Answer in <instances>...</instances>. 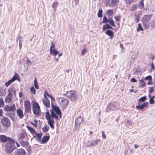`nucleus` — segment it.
I'll list each match as a JSON object with an SVG mask.
<instances>
[{
	"label": "nucleus",
	"mask_w": 155,
	"mask_h": 155,
	"mask_svg": "<svg viewBox=\"0 0 155 155\" xmlns=\"http://www.w3.org/2000/svg\"><path fill=\"white\" fill-rule=\"evenodd\" d=\"M8 138L9 140L5 144V150L7 152L11 153L16 148V147L15 141L11 139L10 138Z\"/></svg>",
	"instance_id": "2"
},
{
	"label": "nucleus",
	"mask_w": 155,
	"mask_h": 155,
	"mask_svg": "<svg viewBox=\"0 0 155 155\" xmlns=\"http://www.w3.org/2000/svg\"><path fill=\"white\" fill-rule=\"evenodd\" d=\"M137 55L135 53H134L132 55H131V58L133 60H134L137 58Z\"/></svg>",
	"instance_id": "52"
},
{
	"label": "nucleus",
	"mask_w": 155,
	"mask_h": 155,
	"mask_svg": "<svg viewBox=\"0 0 155 155\" xmlns=\"http://www.w3.org/2000/svg\"><path fill=\"white\" fill-rule=\"evenodd\" d=\"M16 41L18 42L19 41V49H21L22 46V38L21 36H19L16 38Z\"/></svg>",
	"instance_id": "26"
},
{
	"label": "nucleus",
	"mask_w": 155,
	"mask_h": 155,
	"mask_svg": "<svg viewBox=\"0 0 155 155\" xmlns=\"http://www.w3.org/2000/svg\"><path fill=\"white\" fill-rule=\"evenodd\" d=\"M51 95V94H49L47 92L45 91V93L44 94V98H48L47 97V96H48L49 97Z\"/></svg>",
	"instance_id": "46"
},
{
	"label": "nucleus",
	"mask_w": 155,
	"mask_h": 155,
	"mask_svg": "<svg viewBox=\"0 0 155 155\" xmlns=\"http://www.w3.org/2000/svg\"><path fill=\"white\" fill-rule=\"evenodd\" d=\"M101 141V140L99 139H95L91 141V143L89 144H88V146L91 147V146H96L97 144L98 143ZM90 143L89 141L88 143Z\"/></svg>",
	"instance_id": "15"
},
{
	"label": "nucleus",
	"mask_w": 155,
	"mask_h": 155,
	"mask_svg": "<svg viewBox=\"0 0 155 155\" xmlns=\"http://www.w3.org/2000/svg\"><path fill=\"white\" fill-rule=\"evenodd\" d=\"M146 85V84L144 81L143 79H141L140 81V87H144Z\"/></svg>",
	"instance_id": "33"
},
{
	"label": "nucleus",
	"mask_w": 155,
	"mask_h": 155,
	"mask_svg": "<svg viewBox=\"0 0 155 155\" xmlns=\"http://www.w3.org/2000/svg\"><path fill=\"white\" fill-rule=\"evenodd\" d=\"M31 123L32 124L34 127H36L37 126V124L36 123H34L33 122H31Z\"/></svg>",
	"instance_id": "64"
},
{
	"label": "nucleus",
	"mask_w": 155,
	"mask_h": 155,
	"mask_svg": "<svg viewBox=\"0 0 155 155\" xmlns=\"http://www.w3.org/2000/svg\"><path fill=\"white\" fill-rule=\"evenodd\" d=\"M37 136L38 137V141L41 140V137H42V135L40 134H37Z\"/></svg>",
	"instance_id": "56"
},
{
	"label": "nucleus",
	"mask_w": 155,
	"mask_h": 155,
	"mask_svg": "<svg viewBox=\"0 0 155 155\" xmlns=\"http://www.w3.org/2000/svg\"><path fill=\"white\" fill-rule=\"evenodd\" d=\"M105 4L106 5H109L110 0H104Z\"/></svg>",
	"instance_id": "57"
},
{
	"label": "nucleus",
	"mask_w": 155,
	"mask_h": 155,
	"mask_svg": "<svg viewBox=\"0 0 155 155\" xmlns=\"http://www.w3.org/2000/svg\"><path fill=\"white\" fill-rule=\"evenodd\" d=\"M146 100V97L145 96H143L139 99V102H138V104H140V102H144Z\"/></svg>",
	"instance_id": "38"
},
{
	"label": "nucleus",
	"mask_w": 155,
	"mask_h": 155,
	"mask_svg": "<svg viewBox=\"0 0 155 155\" xmlns=\"http://www.w3.org/2000/svg\"><path fill=\"white\" fill-rule=\"evenodd\" d=\"M26 127L31 133L33 134L35 133V131L33 128L28 126H27Z\"/></svg>",
	"instance_id": "34"
},
{
	"label": "nucleus",
	"mask_w": 155,
	"mask_h": 155,
	"mask_svg": "<svg viewBox=\"0 0 155 155\" xmlns=\"http://www.w3.org/2000/svg\"><path fill=\"white\" fill-rule=\"evenodd\" d=\"M148 103L147 102H145L143 103L141 105L138 104L136 107V108L138 110H140L143 109L145 107H147L148 105Z\"/></svg>",
	"instance_id": "16"
},
{
	"label": "nucleus",
	"mask_w": 155,
	"mask_h": 155,
	"mask_svg": "<svg viewBox=\"0 0 155 155\" xmlns=\"http://www.w3.org/2000/svg\"><path fill=\"white\" fill-rule=\"evenodd\" d=\"M4 105V102L3 99L2 98L0 99V107Z\"/></svg>",
	"instance_id": "49"
},
{
	"label": "nucleus",
	"mask_w": 155,
	"mask_h": 155,
	"mask_svg": "<svg viewBox=\"0 0 155 155\" xmlns=\"http://www.w3.org/2000/svg\"><path fill=\"white\" fill-rule=\"evenodd\" d=\"M135 21L136 22L138 23L139 22V18L140 17L138 15H137L136 14H135Z\"/></svg>",
	"instance_id": "44"
},
{
	"label": "nucleus",
	"mask_w": 155,
	"mask_h": 155,
	"mask_svg": "<svg viewBox=\"0 0 155 155\" xmlns=\"http://www.w3.org/2000/svg\"><path fill=\"white\" fill-rule=\"evenodd\" d=\"M17 115L20 118H22L24 116L23 110L20 108L17 109L16 110Z\"/></svg>",
	"instance_id": "22"
},
{
	"label": "nucleus",
	"mask_w": 155,
	"mask_h": 155,
	"mask_svg": "<svg viewBox=\"0 0 155 155\" xmlns=\"http://www.w3.org/2000/svg\"><path fill=\"white\" fill-rule=\"evenodd\" d=\"M20 144L23 147H27L28 145V142H25L24 141H21L20 142Z\"/></svg>",
	"instance_id": "30"
},
{
	"label": "nucleus",
	"mask_w": 155,
	"mask_h": 155,
	"mask_svg": "<svg viewBox=\"0 0 155 155\" xmlns=\"http://www.w3.org/2000/svg\"><path fill=\"white\" fill-rule=\"evenodd\" d=\"M125 1L126 4H130L133 2V0H125Z\"/></svg>",
	"instance_id": "55"
},
{
	"label": "nucleus",
	"mask_w": 155,
	"mask_h": 155,
	"mask_svg": "<svg viewBox=\"0 0 155 155\" xmlns=\"http://www.w3.org/2000/svg\"><path fill=\"white\" fill-rule=\"evenodd\" d=\"M68 104V101L67 99L65 98H62L60 103V105L63 110L66 107Z\"/></svg>",
	"instance_id": "13"
},
{
	"label": "nucleus",
	"mask_w": 155,
	"mask_h": 155,
	"mask_svg": "<svg viewBox=\"0 0 155 155\" xmlns=\"http://www.w3.org/2000/svg\"><path fill=\"white\" fill-rule=\"evenodd\" d=\"M149 102L150 104H154L155 102V101L153 99H152V98H150Z\"/></svg>",
	"instance_id": "58"
},
{
	"label": "nucleus",
	"mask_w": 155,
	"mask_h": 155,
	"mask_svg": "<svg viewBox=\"0 0 155 155\" xmlns=\"http://www.w3.org/2000/svg\"><path fill=\"white\" fill-rule=\"evenodd\" d=\"M87 52V51L86 50V48L83 49L81 53V55H84Z\"/></svg>",
	"instance_id": "50"
},
{
	"label": "nucleus",
	"mask_w": 155,
	"mask_h": 155,
	"mask_svg": "<svg viewBox=\"0 0 155 155\" xmlns=\"http://www.w3.org/2000/svg\"><path fill=\"white\" fill-rule=\"evenodd\" d=\"M6 136L3 135H0V141L2 143H5L9 140Z\"/></svg>",
	"instance_id": "20"
},
{
	"label": "nucleus",
	"mask_w": 155,
	"mask_h": 155,
	"mask_svg": "<svg viewBox=\"0 0 155 155\" xmlns=\"http://www.w3.org/2000/svg\"><path fill=\"white\" fill-rule=\"evenodd\" d=\"M65 95L72 101H76L78 96V94L76 92L72 90L67 91Z\"/></svg>",
	"instance_id": "4"
},
{
	"label": "nucleus",
	"mask_w": 155,
	"mask_h": 155,
	"mask_svg": "<svg viewBox=\"0 0 155 155\" xmlns=\"http://www.w3.org/2000/svg\"><path fill=\"white\" fill-rule=\"evenodd\" d=\"M12 95L8 94L5 99V102L8 103L12 101Z\"/></svg>",
	"instance_id": "23"
},
{
	"label": "nucleus",
	"mask_w": 155,
	"mask_h": 155,
	"mask_svg": "<svg viewBox=\"0 0 155 155\" xmlns=\"http://www.w3.org/2000/svg\"><path fill=\"white\" fill-rule=\"evenodd\" d=\"M144 6L143 2L140 1L138 5V8L140 9H143L144 7Z\"/></svg>",
	"instance_id": "36"
},
{
	"label": "nucleus",
	"mask_w": 155,
	"mask_h": 155,
	"mask_svg": "<svg viewBox=\"0 0 155 155\" xmlns=\"http://www.w3.org/2000/svg\"><path fill=\"white\" fill-rule=\"evenodd\" d=\"M50 138L49 136H44L42 138L41 142V144H44L46 143L49 140Z\"/></svg>",
	"instance_id": "24"
},
{
	"label": "nucleus",
	"mask_w": 155,
	"mask_h": 155,
	"mask_svg": "<svg viewBox=\"0 0 155 155\" xmlns=\"http://www.w3.org/2000/svg\"><path fill=\"white\" fill-rule=\"evenodd\" d=\"M58 5V3L57 2L53 3L52 5V8L54 9V10L55 11Z\"/></svg>",
	"instance_id": "39"
},
{
	"label": "nucleus",
	"mask_w": 155,
	"mask_h": 155,
	"mask_svg": "<svg viewBox=\"0 0 155 155\" xmlns=\"http://www.w3.org/2000/svg\"><path fill=\"white\" fill-rule=\"evenodd\" d=\"M49 97L51 98V101H55V99L54 97L53 96H52L51 95Z\"/></svg>",
	"instance_id": "62"
},
{
	"label": "nucleus",
	"mask_w": 155,
	"mask_h": 155,
	"mask_svg": "<svg viewBox=\"0 0 155 155\" xmlns=\"http://www.w3.org/2000/svg\"><path fill=\"white\" fill-rule=\"evenodd\" d=\"M1 123L2 126L5 128H7L10 125V120L6 117H4L1 119Z\"/></svg>",
	"instance_id": "6"
},
{
	"label": "nucleus",
	"mask_w": 155,
	"mask_h": 155,
	"mask_svg": "<svg viewBox=\"0 0 155 155\" xmlns=\"http://www.w3.org/2000/svg\"><path fill=\"white\" fill-rule=\"evenodd\" d=\"M6 115L10 117L13 121H15L16 120L15 111L8 112Z\"/></svg>",
	"instance_id": "14"
},
{
	"label": "nucleus",
	"mask_w": 155,
	"mask_h": 155,
	"mask_svg": "<svg viewBox=\"0 0 155 155\" xmlns=\"http://www.w3.org/2000/svg\"><path fill=\"white\" fill-rule=\"evenodd\" d=\"M8 94L11 95H12V94H13L15 95L16 94V91L14 89L13 87H10L8 89Z\"/></svg>",
	"instance_id": "25"
},
{
	"label": "nucleus",
	"mask_w": 155,
	"mask_h": 155,
	"mask_svg": "<svg viewBox=\"0 0 155 155\" xmlns=\"http://www.w3.org/2000/svg\"><path fill=\"white\" fill-rule=\"evenodd\" d=\"M119 0H111L110 6L114 7L117 5Z\"/></svg>",
	"instance_id": "27"
},
{
	"label": "nucleus",
	"mask_w": 155,
	"mask_h": 155,
	"mask_svg": "<svg viewBox=\"0 0 155 155\" xmlns=\"http://www.w3.org/2000/svg\"><path fill=\"white\" fill-rule=\"evenodd\" d=\"M59 53V51H57L55 48H54L53 50H51L50 51V54L54 56H56L57 54H58Z\"/></svg>",
	"instance_id": "28"
},
{
	"label": "nucleus",
	"mask_w": 155,
	"mask_h": 155,
	"mask_svg": "<svg viewBox=\"0 0 155 155\" xmlns=\"http://www.w3.org/2000/svg\"><path fill=\"white\" fill-rule=\"evenodd\" d=\"M130 81L131 82H137V81L135 78H132L130 80Z\"/></svg>",
	"instance_id": "61"
},
{
	"label": "nucleus",
	"mask_w": 155,
	"mask_h": 155,
	"mask_svg": "<svg viewBox=\"0 0 155 155\" xmlns=\"http://www.w3.org/2000/svg\"><path fill=\"white\" fill-rule=\"evenodd\" d=\"M143 31V29L140 23H139L138 24V27L137 28V31Z\"/></svg>",
	"instance_id": "40"
},
{
	"label": "nucleus",
	"mask_w": 155,
	"mask_h": 155,
	"mask_svg": "<svg viewBox=\"0 0 155 155\" xmlns=\"http://www.w3.org/2000/svg\"><path fill=\"white\" fill-rule=\"evenodd\" d=\"M116 109V107L115 105L113 103L111 102L107 105L106 108V110L107 112H108L111 110H115Z\"/></svg>",
	"instance_id": "11"
},
{
	"label": "nucleus",
	"mask_w": 155,
	"mask_h": 155,
	"mask_svg": "<svg viewBox=\"0 0 155 155\" xmlns=\"http://www.w3.org/2000/svg\"><path fill=\"white\" fill-rule=\"evenodd\" d=\"M42 102L44 105L46 107H50V101L48 98H44L42 99Z\"/></svg>",
	"instance_id": "17"
},
{
	"label": "nucleus",
	"mask_w": 155,
	"mask_h": 155,
	"mask_svg": "<svg viewBox=\"0 0 155 155\" xmlns=\"http://www.w3.org/2000/svg\"><path fill=\"white\" fill-rule=\"evenodd\" d=\"M105 33L108 36H109V38L112 39L114 37V33L113 32L110 30H107L105 32Z\"/></svg>",
	"instance_id": "21"
},
{
	"label": "nucleus",
	"mask_w": 155,
	"mask_h": 155,
	"mask_svg": "<svg viewBox=\"0 0 155 155\" xmlns=\"http://www.w3.org/2000/svg\"><path fill=\"white\" fill-rule=\"evenodd\" d=\"M97 16L98 17H102V9L99 10L98 14Z\"/></svg>",
	"instance_id": "41"
},
{
	"label": "nucleus",
	"mask_w": 155,
	"mask_h": 155,
	"mask_svg": "<svg viewBox=\"0 0 155 155\" xmlns=\"http://www.w3.org/2000/svg\"><path fill=\"white\" fill-rule=\"evenodd\" d=\"M26 135V133L24 132H22L21 133L19 134V138L21 140H23L25 138Z\"/></svg>",
	"instance_id": "31"
},
{
	"label": "nucleus",
	"mask_w": 155,
	"mask_h": 155,
	"mask_svg": "<svg viewBox=\"0 0 155 155\" xmlns=\"http://www.w3.org/2000/svg\"><path fill=\"white\" fill-rule=\"evenodd\" d=\"M26 152L25 150L21 148L17 149L15 152V155H25Z\"/></svg>",
	"instance_id": "18"
},
{
	"label": "nucleus",
	"mask_w": 155,
	"mask_h": 155,
	"mask_svg": "<svg viewBox=\"0 0 155 155\" xmlns=\"http://www.w3.org/2000/svg\"><path fill=\"white\" fill-rule=\"evenodd\" d=\"M32 109L34 114L36 116H39L41 114V111L40 107L37 102H34L32 105Z\"/></svg>",
	"instance_id": "5"
},
{
	"label": "nucleus",
	"mask_w": 155,
	"mask_h": 155,
	"mask_svg": "<svg viewBox=\"0 0 155 155\" xmlns=\"http://www.w3.org/2000/svg\"><path fill=\"white\" fill-rule=\"evenodd\" d=\"M34 86H35V88L37 89H38L39 87H38V82H37V80L36 78H35L34 81Z\"/></svg>",
	"instance_id": "35"
},
{
	"label": "nucleus",
	"mask_w": 155,
	"mask_h": 155,
	"mask_svg": "<svg viewBox=\"0 0 155 155\" xmlns=\"http://www.w3.org/2000/svg\"><path fill=\"white\" fill-rule=\"evenodd\" d=\"M154 87H155L154 86L152 87L150 89L149 91L150 93H152L154 91Z\"/></svg>",
	"instance_id": "51"
},
{
	"label": "nucleus",
	"mask_w": 155,
	"mask_h": 155,
	"mask_svg": "<svg viewBox=\"0 0 155 155\" xmlns=\"http://www.w3.org/2000/svg\"><path fill=\"white\" fill-rule=\"evenodd\" d=\"M17 79V77L15 76H14L13 78L10 80L8 81L5 84V85L6 87H8L12 82H13L15 80Z\"/></svg>",
	"instance_id": "19"
},
{
	"label": "nucleus",
	"mask_w": 155,
	"mask_h": 155,
	"mask_svg": "<svg viewBox=\"0 0 155 155\" xmlns=\"http://www.w3.org/2000/svg\"><path fill=\"white\" fill-rule=\"evenodd\" d=\"M15 105L13 104L11 105H6L4 107V110L8 112L15 111Z\"/></svg>",
	"instance_id": "12"
},
{
	"label": "nucleus",
	"mask_w": 155,
	"mask_h": 155,
	"mask_svg": "<svg viewBox=\"0 0 155 155\" xmlns=\"http://www.w3.org/2000/svg\"><path fill=\"white\" fill-rule=\"evenodd\" d=\"M152 17V16L150 15H143L142 21L145 29H149L150 27L149 21Z\"/></svg>",
	"instance_id": "3"
},
{
	"label": "nucleus",
	"mask_w": 155,
	"mask_h": 155,
	"mask_svg": "<svg viewBox=\"0 0 155 155\" xmlns=\"http://www.w3.org/2000/svg\"><path fill=\"white\" fill-rule=\"evenodd\" d=\"M101 133L103 138L105 139L106 138V136L104 132L103 131H102Z\"/></svg>",
	"instance_id": "59"
},
{
	"label": "nucleus",
	"mask_w": 155,
	"mask_h": 155,
	"mask_svg": "<svg viewBox=\"0 0 155 155\" xmlns=\"http://www.w3.org/2000/svg\"><path fill=\"white\" fill-rule=\"evenodd\" d=\"M102 22L103 23H106L108 22L110 25L113 27L115 26L114 20L112 18L110 17L107 18L106 16H104L103 18Z\"/></svg>",
	"instance_id": "8"
},
{
	"label": "nucleus",
	"mask_w": 155,
	"mask_h": 155,
	"mask_svg": "<svg viewBox=\"0 0 155 155\" xmlns=\"http://www.w3.org/2000/svg\"><path fill=\"white\" fill-rule=\"evenodd\" d=\"M49 127L48 126H47L46 124L42 128V130L44 132H46L49 130Z\"/></svg>",
	"instance_id": "32"
},
{
	"label": "nucleus",
	"mask_w": 155,
	"mask_h": 155,
	"mask_svg": "<svg viewBox=\"0 0 155 155\" xmlns=\"http://www.w3.org/2000/svg\"><path fill=\"white\" fill-rule=\"evenodd\" d=\"M55 46V45L54 43L53 42H52L51 47H50V51L51 50H53V48H54Z\"/></svg>",
	"instance_id": "53"
},
{
	"label": "nucleus",
	"mask_w": 155,
	"mask_h": 155,
	"mask_svg": "<svg viewBox=\"0 0 155 155\" xmlns=\"http://www.w3.org/2000/svg\"><path fill=\"white\" fill-rule=\"evenodd\" d=\"M30 91L31 93L34 94H35L36 90L34 87L32 86L30 88Z\"/></svg>",
	"instance_id": "42"
},
{
	"label": "nucleus",
	"mask_w": 155,
	"mask_h": 155,
	"mask_svg": "<svg viewBox=\"0 0 155 155\" xmlns=\"http://www.w3.org/2000/svg\"><path fill=\"white\" fill-rule=\"evenodd\" d=\"M152 80H150V81L149 80V81L147 83V84L148 85H152Z\"/></svg>",
	"instance_id": "63"
},
{
	"label": "nucleus",
	"mask_w": 155,
	"mask_h": 155,
	"mask_svg": "<svg viewBox=\"0 0 155 155\" xmlns=\"http://www.w3.org/2000/svg\"><path fill=\"white\" fill-rule=\"evenodd\" d=\"M106 28V29H112V27L110 25L108 24H107L104 25Z\"/></svg>",
	"instance_id": "45"
},
{
	"label": "nucleus",
	"mask_w": 155,
	"mask_h": 155,
	"mask_svg": "<svg viewBox=\"0 0 155 155\" xmlns=\"http://www.w3.org/2000/svg\"><path fill=\"white\" fill-rule=\"evenodd\" d=\"M51 105L52 106V109L51 110H52L54 111V113L58 115H59L60 118L61 117V111L58 106L54 105L53 104L52 102L51 103Z\"/></svg>",
	"instance_id": "10"
},
{
	"label": "nucleus",
	"mask_w": 155,
	"mask_h": 155,
	"mask_svg": "<svg viewBox=\"0 0 155 155\" xmlns=\"http://www.w3.org/2000/svg\"><path fill=\"white\" fill-rule=\"evenodd\" d=\"M50 111L51 115H50L49 111H46L45 113V118L48 120V124L50 125L51 127L53 129L54 128L53 124L54 123V121L52 118H55L57 120L58 119V117L52 110H50Z\"/></svg>",
	"instance_id": "1"
},
{
	"label": "nucleus",
	"mask_w": 155,
	"mask_h": 155,
	"mask_svg": "<svg viewBox=\"0 0 155 155\" xmlns=\"http://www.w3.org/2000/svg\"><path fill=\"white\" fill-rule=\"evenodd\" d=\"M149 58L150 59H151L152 60H153L154 58V55L153 54H151L149 57Z\"/></svg>",
	"instance_id": "60"
},
{
	"label": "nucleus",
	"mask_w": 155,
	"mask_h": 155,
	"mask_svg": "<svg viewBox=\"0 0 155 155\" xmlns=\"http://www.w3.org/2000/svg\"><path fill=\"white\" fill-rule=\"evenodd\" d=\"M152 76L151 75H149L145 77V80H152Z\"/></svg>",
	"instance_id": "48"
},
{
	"label": "nucleus",
	"mask_w": 155,
	"mask_h": 155,
	"mask_svg": "<svg viewBox=\"0 0 155 155\" xmlns=\"http://www.w3.org/2000/svg\"><path fill=\"white\" fill-rule=\"evenodd\" d=\"M84 118L82 117H79L75 120V129L77 130L80 127V125L84 120Z\"/></svg>",
	"instance_id": "9"
},
{
	"label": "nucleus",
	"mask_w": 155,
	"mask_h": 155,
	"mask_svg": "<svg viewBox=\"0 0 155 155\" xmlns=\"http://www.w3.org/2000/svg\"><path fill=\"white\" fill-rule=\"evenodd\" d=\"M114 18L115 21H119L120 19V18L119 15L117 16L116 15L115 16Z\"/></svg>",
	"instance_id": "47"
},
{
	"label": "nucleus",
	"mask_w": 155,
	"mask_h": 155,
	"mask_svg": "<svg viewBox=\"0 0 155 155\" xmlns=\"http://www.w3.org/2000/svg\"><path fill=\"white\" fill-rule=\"evenodd\" d=\"M31 64V62L29 58H28L26 61V64L27 66L30 65Z\"/></svg>",
	"instance_id": "43"
},
{
	"label": "nucleus",
	"mask_w": 155,
	"mask_h": 155,
	"mask_svg": "<svg viewBox=\"0 0 155 155\" xmlns=\"http://www.w3.org/2000/svg\"><path fill=\"white\" fill-rule=\"evenodd\" d=\"M113 14V10L112 9H110L107 11V15L109 16H110Z\"/></svg>",
	"instance_id": "37"
},
{
	"label": "nucleus",
	"mask_w": 155,
	"mask_h": 155,
	"mask_svg": "<svg viewBox=\"0 0 155 155\" xmlns=\"http://www.w3.org/2000/svg\"><path fill=\"white\" fill-rule=\"evenodd\" d=\"M25 112L28 114L31 112V106L29 101L26 100L24 102Z\"/></svg>",
	"instance_id": "7"
},
{
	"label": "nucleus",
	"mask_w": 155,
	"mask_h": 155,
	"mask_svg": "<svg viewBox=\"0 0 155 155\" xmlns=\"http://www.w3.org/2000/svg\"><path fill=\"white\" fill-rule=\"evenodd\" d=\"M137 6L136 5H133L131 8V10L133 11H135L137 10Z\"/></svg>",
	"instance_id": "54"
},
{
	"label": "nucleus",
	"mask_w": 155,
	"mask_h": 155,
	"mask_svg": "<svg viewBox=\"0 0 155 155\" xmlns=\"http://www.w3.org/2000/svg\"><path fill=\"white\" fill-rule=\"evenodd\" d=\"M6 94L5 90L2 87H0V96H5Z\"/></svg>",
	"instance_id": "29"
}]
</instances>
